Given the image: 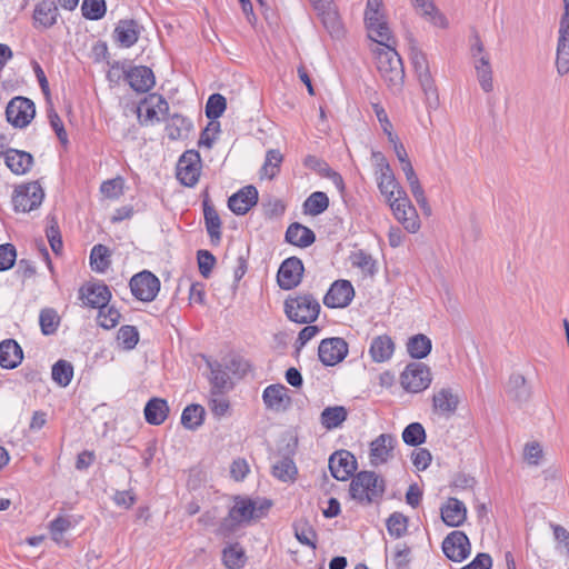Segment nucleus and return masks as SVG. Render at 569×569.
Instances as JSON below:
<instances>
[{"instance_id":"nucleus-41","label":"nucleus","mask_w":569,"mask_h":569,"mask_svg":"<svg viewBox=\"0 0 569 569\" xmlns=\"http://www.w3.org/2000/svg\"><path fill=\"white\" fill-rule=\"evenodd\" d=\"M432 348L431 340L423 333L410 337L407 341V351L413 359L426 358Z\"/></svg>"},{"instance_id":"nucleus-15","label":"nucleus","mask_w":569,"mask_h":569,"mask_svg":"<svg viewBox=\"0 0 569 569\" xmlns=\"http://www.w3.org/2000/svg\"><path fill=\"white\" fill-rule=\"evenodd\" d=\"M348 355V345L342 338L323 339L318 348V356L325 366H335Z\"/></svg>"},{"instance_id":"nucleus-6","label":"nucleus","mask_w":569,"mask_h":569,"mask_svg":"<svg viewBox=\"0 0 569 569\" xmlns=\"http://www.w3.org/2000/svg\"><path fill=\"white\" fill-rule=\"evenodd\" d=\"M430 368L422 362H411L400 375V383L408 392H421L431 383Z\"/></svg>"},{"instance_id":"nucleus-18","label":"nucleus","mask_w":569,"mask_h":569,"mask_svg":"<svg viewBox=\"0 0 569 569\" xmlns=\"http://www.w3.org/2000/svg\"><path fill=\"white\" fill-rule=\"evenodd\" d=\"M365 21L368 30L369 38L377 42H388L390 43L391 38H393L391 30L388 26L386 17L381 11L373 12H365Z\"/></svg>"},{"instance_id":"nucleus-59","label":"nucleus","mask_w":569,"mask_h":569,"mask_svg":"<svg viewBox=\"0 0 569 569\" xmlns=\"http://www.w3.org/2000/svg\"><path fill=\"white\" fill-rule=\"evenodd\" d=\"M82 14L90 20L101 19L106 13L104 0H83Z\"/></svg>"},{"instance_id":"nucleus-11","label":"nucleus","mask_w":569,"mask_h":569,"mask_svg":"<svg viewBox=\"0 0 569 569\" xmlns=\"http://www.w3.org/2000/svg\"><path fill=\"white\" fill-rule=\"evenodd\" d=\"M395 218L410 232L416 233L420 229V220L416 208L408 196H402L388 203Z\"/></svg>"},{"instance_id":"nucleus-53","label":"nucleus","mask_w":569,"mask_h":569,"mask_svg":"<svg viewBox=\"0 0 569 569\" xmlns=\"http://www.w3.org/2000/svg\"><path fill=\"white\" fill-rule=\"evenodd\" d=\"M227 108V100L220 93H213L209 97L206 104V116L208 119L216 120L222 116Z\"/></svg>"},{"instance_id":"nucleus-17","label":"nucleus","mask_w":569,"mask_h":569,"mask_svg":"<svg viewBox=\"0 0 569 569\" xmlns=\"http://www.w3.org/2000/svg\"><path fill=\"white\" fill-rule=\"evenodd\" d=\"M355 297V290L350 281L337 280L323 297V303L328 308H345Z\"/></svg>"},{"instance_id":"nucleus-35","label":"nucleus","mask_w":569,"mask_h":569,"mask_svg":"<svg viewBox=\"0 0 569 569\" xmlns=\"http://www.w3.org/2000/svg\"><path fill=\"white\" fill-rule=\"evenodd\" d=\"M435 411L442 415H452L458 407L459 398L451 389L442 388L432 398Z\"/></svg>"},{"instance_id":"nucleus-24","label":"nucleus","mask_w":569,"mask_h":569,"mask_svg":"<svg viewBox=\"0 0 569 569\" xmlns=\"http://www.w3.org/2000/svg\"><path fill=\"white\" fill-rule=\"evenodd\" d=\"M440 515L448 527H460L467 519V508L462 501L450 497L440 508Z\"/></svg>"},{"instance_id":"nucleus-10","label":"nucleus","mask_w":569,"mask_h":569,"mask_svg":"<svg viewBox=\"0 0 569 569\" xmlns=\"http://www.w3.org/2000/svg\"><path fill=\"white\" fill-rule=\"evenodd\" d=\"M34 103L24 97H16L10 100L6 109L8 122L16 128H24L34 118Z\"/></svg>"},{"instance_id":"nucleus-32","label":"nucleus","mask_w":569,"mask_h":569,"mask_svg":"<svg viewBox=\"0 0 569 569\" xmlns=\"http://www.w3.org/2000/svg\"><path fill=\"white\" fill-rule=\"evenodd\" d=\"M140 30L134 20H121L114 29L116 41L123 48L132 47L139 39Z\"/></svg>"},{"instance_id":"nucleus-43","label":"nucleus","mask_w":569,"mask_h":569,"mask_svg":"<svg viewBox=\"0 0 569 569\" xmlns=\"http://www.w3.org/2000/svg\"><path fill=\"white\" fill-rule=\"evenodd\" d=\"M204 413L206 411L202 406L196 403L189 405L182 411L181 423L189 430H196L203 423Z\"/></svg>"},{"instance_id":"nucleus-21","label":"nucleus","mask_w":569,"mask_h":569,"mask_svg":"<svg viewBox=\"0 0 569 569\" xmlns=\"http://www.w3.org/2000/svg\"><path fill=\"white\" fill-rule=\"evenodd\" d=\"M129 86L140 93L148 92L156 84L152 70L146 66H136L124 72Z\"/></svg>"},{"instance_id":"nucleus-57","label":"nucleus","mask_w":569,"mask_h":569,"mask_svg":"<svg viewBox=\"0 0 569 569\" xmlns=\"http://www.w3.org/2000/svg\"><path fill=\"white\" fill-rule=\"evenodd\" d=\"M117 339L126 350H131L139 341V332L134 326H122L118 330Z\"/></svg>"},{"instance_id":"nucleus-34","label":"nucleus","mask_w":569,"mask_h":569,"mask_svg":"<svg viewBox=\"0 0 569 569\" xmlns=\"http://www.w3.org/2000/svg\"><path fill=\"white\" fill-rule=\"evenodd\" d=\"M506 391L512 400L519 403L527 402L531 397V388L521 373H512L509 377Z\"/></svg>"},{"instance_id":"nucleus-48","label":"nucleus","mask_w":569,"mask_h":569,"mask_svg":"<svg viewBox=\"0 0 569 569\" xmlns=\"http://www.w3.org/2000/svg\"><path fill=\"white\" fill-rule=\"evenodd\" d=\"M110 250L103 244H96L90 252V264L98 272L106 271L110 266Z\"/></svg>"},{"instance_id":"nucleus-16","label":"nucleus","mask_w":569,"mask_h":569,"mask_svg":"<svg viewBox=\"0 0 569 569\" xmlns=\"http://www.w3.org/2000/svg\"><path fill=\"white\" fill-rule=\"evenodd\" d=\"M332 477L339 481L347 480L357 469V460L348 450H338L329 458Z\"/></svg>"},{"instance_id":"nucleus-25","label":"nucleus","mask_w":569,"mask_h":569,"mask_svg":"<svg viewBox=\"0 0 569 569\" xmlns=\"http://www.w3.org/2000/svg\"><path fill=\"white\" fill-rule=\"evenodd\" d=\"M376 176L379 191L386 198L388 203L407 194L397 181L391 169H387V167H385V171Z\"/></svg>"},{"instance_id":"nucleus-30","label":"nucleus","mask_w":569,"mask_h":569,"mask_svg":"<svg viewBox=\"0 0 569 569\" xmlns=\"http://www.w3.org/2000/svg\"><path fill=\"white\" fill-rule=\"evenodd\" d=\"M7 167L16 174H24L33 163V157L27 151L9 149L4 153Z\"/></svg>"},{"instance_id":"nucleus-58","label":"nucleus","mask_w":569,"mask_h":569,"mask_svg":"<svg viewBox=\"0 0 569 569\" xmlns=\"http://www.w3.org/2000/svg\"><path fill=\"white\" fill-rule=\"evenodd\" d=\"M352 266L361 269L363 272L368 274H373L376 272V261L371 257V254L367 253L363 250H358L351 254Z\"/></svg>"},{"instance_id":"nucleus-39","label":"nucleus","mask_w":569,"mask_h":569,"mask_svg":"<svg viewBox=\"0 0 569 569\" xmlns=\"http://www.w3.org/2000/svg\"><path fill=\"white\" fill-rule=\"evenodd\" d=\"M210 368V393L217 395V393H224L226 390L231 388V382L229 375L222 369L221 365L218 362L211 363L209 362Z\"/></svg>"},{"instance_id":"nucleus-7","label":"nucleus","mask_w":569,"mask_h":569,"mask_svg":"<svg viewBox=\"0 0 569 569\" xmlns=\"http://www.w3.org/2000/svg\"><path fill=\"white\" fill-rule=\"evenodd\" d=\"M270 507L271 502L266 499L258 505V501L250 498L237 497L233 507L229 511V519L234 523L250 521L260 518Z\"/></svg>"},{"instance_id":"nucleus-42","label":"nucleus","mask_w":569,"mask_h":569,"mask_svg":"<svg viewBox=\"0 0 569 569\" xmlns=\"http://www.w3.org/2000/svg\"><path fill=\"white\" fill-rule=\"evenodd\" d=\"M246 561V552L239 543L229 545L222 550V562L228 569H241Z\"/></svg>"},{"instance_id":"nucleus-52","label":"nucleus","mask_w":569,"mask_h":569,"mask_svg":"<svg viewBox=\"0 0 569 569\" xmlns=\"http://www.w3.org/2000/svg\"><path fill=\"white\" fill-rule=\"evenodd\" d=\"M387 529L390 536L401 538L408 530V518L400 512H393L387 519Z\"/></svg>"},{"instance_id":"nucleus-63","label":"nucleus","mask_w":569,"mask_h":569,"mask_svg":"<svg viewBox=\"0 0 569 569\" xmlns=\"http://www.w3.org/2000/svg\"><path fill=\"white\" fill-rule=\"evenodd\" d=\"M17 251L13 244H0V271L9 270L16 262Z\"/></svg>"},{"instance_id":"nucleus-49","label":"nucleus","mask_w":569,"mask_h":569,"mask_svg":"<svg viewBox=\"0 0 569 569\" xmlns=\"http://www.w3.org/2000/svg\"><path fill=\"white\" fill-rule=\"evenodd\" d=\"M51 376L59 386L67 387L73 377V367L67 360H58L52 366Z\"/></svg>"},{"instance_id":"nucleus-55","label":"nucleus","mask_w":569,"mask_h":569,"mask_svg":"<svg viewBox=\"0 0 569 569\" xmlns=\"http://www.w3.org/2000/svg\"><path fill=\"white\" fill-rule=\"evenodd\" d=\"M281 162L282 154L278 150L271 149L267 151L266 160L262 166L263 176L268 177L269 179L274 178L279 172Z\"/></svg>"},{"instance_id":"nucleus-31","label":"nucleus","mask_w":569,"mask_h":569,"mask_svg":"<svg viewBox=\"0 0 569 569\" xmlns=\"http://www.w3.org/2000/svg\"><path fill=\"white\" fill-rule=\"evenodd\" d=\"M286 240L293 246L307 248L315 242L316 236L310 228L299 222H293L286 231Z\"/></svg>"},{"instance_id":"nucleus-47","label":"nucleus","mask_w":569,"mask_h":569,"mask_svg":"<svg viewBox=\"0 0 569 569\" xmlns=\"http://www.w3.org/2000/svg\"><path fill=\"white\" fill-rule=\"evenodd\" d=\"M556 68L559 76H563L569 72V38L558 37Z\"/></svg>"},{"instance_id":"nucleus-46","label":"nucleus","mask_w":569,"mask_h":569,"mask_svg":"<svg viewBox=\"0 0 569 569\" xmlns=\"http://www.w3.org/2000/svg\"><path fill=\"white\" fill-rule=\"evenodd\" d=\"M108 126L118 138H134L136 126L131 123L128 114L126 113H123L119 119H111L108 122Z\"/></svg>"},{"instance_id":"nucleus-50","label":"nucleus","mask_w":569,"mask_h":569,"mask_svg":"<svg viewBox=\"0 0 569 569\" xmlns=\"http://www.w3.org/2000/svg\"><path fill=\"white\" fill-rule=\"evenodd\" d=\"M39 323L41 332L44 336H50L57 331L60 323V318L54 309L46 308L40 312Z\"/></svg>"},{"instance_id":"nucleus-20","label":"nucleus","mask_w":569,"mask_h":569,"mask_svg":"<svg viewBox=\"0 0 569 569\" xmlns=\"http://www.w3.org/2000/svg\"><path fill=\"white\" fill-rule=\"evenodd\" d=\"M396 442V437L390 433H382L378 436L370 443V463L372 466H379L388 462L393 457Z\"/></svg>"},{"instance_id":"nucleus-9","label":"nucleus","mask_w":569,"mask_h":569,"mask_svg":"<svg viewBox=\"0 0 569 569\" xmlns=\"http://www.w3.org/2000/svg\"><path fill=\"white\" fill-rule=\"evenodd\" d=\"M129 284L132 295L143 302L153 301L160 290V280L148 270L134 274Z\"/></svg>"},{"instance_id":"nucleus-51","label":"nucleus","mask_w":569,"mask_h":569,"mask_svg":"<svg viewBox=\"0 0 569 569\" xmlns=\"http://www.w3.org/2000/svg\"><path fill=\"white\" fill-rule=\"evenodd\" d=\"M402 440L406 445L417 447L426 441V431L421 423L412 422L402 431Z\"/></svg>"},{"instance_id":"nucleus-23","label":"nucleus","mask_w":569,"mask_h":569,"mask_svg":"<svg viewBox=\"0 0 569 569\" xmlns=\"http://www.w3.org/2000/svg\"><path fill=\"white\" fill-rule=\"evenodd\" d=\"M258 201V191L253 186H247L232 194L228 200L229 209L238 214H246Z\"/></svg>"},{"instance_id":"nucleus-40","label":"nucleus","mask_w":569,"mask_h":569,"mask_svg":"<svg viewBox=\"0 0 569 569\" xmlns=\"http://www.w3.org/2000/svg\"><path fill=\"white\" fill-rule=\"evenodd\" d=\"M473 66L477 72V78L481 89L485 92H491L493 90L492 81V69L489 61L488 54H482L479 59L473 61Z\"/></svg>"},{"instance_id":"nucleus-3","label":"nucleus","mask_w":569,"mask_h":569,"mask_svg":"<svg viewBox=\"0 0 569 569\" xmlns=\"http://www.w3.org/2000/svg\"><path fill=\"white\" fill-rule=\"evenodd\" d=\"M410 57L416 77L426 97L427 108L437 109L439 107L438 89L426 54L417 48H412Z\"/></svg>"},{"instance_id":"nucleus-60","label":"nucleus","mask_w":569,"mask_h":569,"mask_svg":"<svg viewBox=\"0 0 569 569\" xmlns=\"http://www.w3.org/2000/svg\"><path fill=\"white\" fill-rule=\"evenodd\" d=\"M71 528V520L68 517L59 516L50 522V535L56 542L63 540V535Z\"/></svg>"},{"instance_id":"nucleus-64","label":"nucleus","mask_w":569,"mask_h":569,"mask_svg":"<svg viewBox=\"0 0 569 569\" xmlns=\"http://www.w3.org/2000/svg\"><path fill=\"white\" fill-rule=\"evenodd\" d=\"M216 258L207 250L198 251V266L202 277L208 278L214 267Z\"/></svg>"},{"instance_id":"nucleus-8","label":"nucleus","mask_w":569,"mask_h":569,"mask_svg":"<svg viewBox=\"0 0 569 569\" xmlns=\"http://www.w3.org/2000/svg\"><path fill=\"white\" fill-rule=\"evenodd\" d=\"M44 198L41 186L34 181L18 187L12 197V203L16 211L29 212L38 208Z\"/></svg>"},{"instance_id":"nucleus-4","label":"nucleus","mask_w":569,"mask_h":569,"mask_svg":"<svg viewBox=\"0 0 569 569\" xmlns=\"http://www.w3.org/2000/svg\"><path fill=\"white\" fill-rule=\"evenodd\" d=\"M284 312L289 320L297 323H311L320 312L319 301L310 293L289 297L284 301Z\"/></svg>"},{"instance_id":"nucleus-2","label":"nucleus","mask_w":569,"mask_h":569,"mask_svg":"<svg viewBox=\"0 0 569 569\" xmlns=\"http://www.w3.org/2000/svg\"><path fill=\"white\" fill-rule=\"evenodd\" d=\"M385 480L373 471H360L351 480L350 495L360 503L370 505L382 498Z\"/></svg>"},{"instance_id":"nucleus-27","label":"nucleus","mask_w":569,"mask_h":569,"mask_svg":"<svg viewBox=\"0 0 569 569\" xmlns=\"http://www.w3.org/2000/svg\"><path fill=\"white\" fill-rule=\"evenodd\" d=\"M395 352V342L388 335H380L371 340L369 355L373 362L388 361Z\"/></svg>"},{"instance_id":"nucleus-38","label":"nucleus","mask_w":569,"mask_h":569,"mask_svg":"<svg viewBox=\"0 0 569 569\" xmlns=\"http://www.w3.org/2000/svg\"><path fill=\"white\" fill-rule=\"evenodd\" d=\"M348 417V411L343 406L327 407L320 415V423L327 430H332L342 425Z\"/></svg>"},{"instance_id":"nucleus-33","label":"nucleus","mask_w":569,"mask_h":569,"mask_svg":"<svg viewBox=\"0 0 569 569\" xmlns=\"http://www.w3.org/2000/svg\"><path fill=\"white\" fill-rule=\"evenodd\" d=\"M262 399L268 409L280 411L286 408L290 401L287 395V388L283 385H270L262 393Z\"/></svg>"},{"instance_id":"nucleus-22","label":"nucleus","mask_w":569,"mask_h":569,"mask_svg":"<svg viewBox=\"0 0 569 569\" xmlns=\"http://www.w3.org/2000/svg\"><path fill=\"white\" fill-rule=\"evenodd\" d=\"M80 299L91 308H106L111 298L109 288L103 283H93L82 287L79 291Z\"/></svg>"},{"instance_id":"nucleus-26","label":"nucleus","mask_w":569,"mask_h":569,"mask_svg":"<svg viewBox=\"0 0 569 569\" xmlns=\"http://www.w3.org/2000/svg\"><path fill=\"white\" fill-rule=\"evenodd\" d=\"M59 16L58 7L53 0L40 1L33 10V20L36 28H51Z\"/></svg>"},{"instance_id":"nucleus-54","label":"nucleus","mask_w":569,"mask_h":569,"mask_svg":"<svg viewBox=\"0 0 569 569\" xmlns=\"http://www.w3.org/2000/svg\"><path fill=\"white\" fill-rule=\"evenodd\" d=\"M295 536L299 542L305 546L316 548V531L307 521H300L295 525Z\"/></svg>"},{"instance_id":"nucleus-28","label":"nucleus","mask_w":569,"mask_h":569,"mask_svg":"<svg viewBox=\"0 0 569 569\" xmlns=\"http://www.w3.org/2000/svg\"><path fill=\"white\" fill-rule=\"evenodd\" d=\"M23 358V352L13 339L3 340L0 343V366L6 369L18 367Z\"/></svg>"},{"instance_id":"nucleus-29","label":"nucleus","mask_w":569,"mask_h":569,"mask_svg":"<svg viewBox=\"0 0 569 569\" xmlns=\"http://www.w3.org/2000/svg\"><path fill=\"white\" fill-rule=\"evenodd\" d=\"M203 216L210 240L213 244H218L221 240V220L208 197L203 199Z\"/></svg>"},{"instance_id":"nucleus-5","label":"nucleus","mask_w":569,"mask_h":569,"mask_svg":"<svg viewBox=\"0 0 569 569\" xmlns=\"http://www.w3.org/2000/svg\"><path fill=\"white\" fill-rule=\"evenodd\" d=\"M169 111L167 100L158 93H151L138 104L136 112L142 126L159 123Z\"/></svg>"},{"instance_id":"nucleus-61","label":"nucleus","mask_w":569,"mask_h":569,"mask_svg":"<svg viewBox=\"0 0 569 569\" xmlns=\"http://www.w3.org/2000/svg\"><path fill=\"white\" fill-rule=\"evenodd\" d=\"M120 317V312L113 307L108 309L101 308L99 310L98 321L102 328L111 329L118 325Z\"/></svg>"},{"instance_id":"nucleus-37","label":"nucleus","mask_w":569,"mask_h":569,"mask_svg":"<svg viewBox=\"0 0 569 569\" xmlns=\"http://www.w3.org/2000/svg\"><path fill=\"white\" fill-rule=\"evenodd\" d=\"M169 407L164 399L152 398L144 407V418L153 426L161 425L168 417Z\"/></svg>"},{"instance_id":"nucleus-13","label":"nucleus","mask_w":569,"mask_h":569,"mask_svg":"<svg viewBox=\"0 0 569 569\" xmlns=\"http://www.w3.org/2000/svg\"><path fill=\"white\" fill-rule=\"evenodd\" d=\"M442 551L448 559L461 562L471 552L469 538L463 531H451L442 541Z\"/></svg>"},{"instance_id":"nucleus-36","label":"nucleus","mask_w":569,"mask_h":569,"mask_svg":"<svg viewBox=\"0 0 569 569\" xmlns=\"http://www.w3.org/2000/svg\"><path fill=\"white\" fill-rule=\"evenodd\" d=\"M412 4L418 14L431 22L436 27L446 28L447 20L436 8L432 0H412Z\"/></svg>"},{"instance_id":"nucleus-44","label":"nucleus","mask_w":569,"mask_h":569,"mask_svg":"<svg viewBox=\"0 0 569 569\" xmlns=\"http://www.w3.org/2000/svg\"><path fill=\"white\" fill-rule=\"evenodd\" d=\"M329 207V198L322 191L312 192L303 202V212L310 216H318Z\"/></svg>"},{"instance_id":"nucleus-56","label":"nucleus","mask_w":569,"mask_h":569,"mask_svg":"<svg viewBox=\"0 0 569 569\" xmlns=\"http://www.w3.org/2000/svg\"><path fill=\"white\" fill-rule=\"evenodd\" d=\"M296 473H297L296 465L289 458L281 459L272 467V475L282 481L292 480L295 478Z\"/></svg>"},{"instance_id":"nucleus-62","label":"nucleus","mask_w":569,"mask_h":569,"mask_svg":"<svg viewBox=\"0 0 569 569\" xmlns=\"http://www.w3.org/2000/svg\"><path fill=\"white\" fill-rule=\"evenodd\" d=\"M209 408L214 417L221 418L229 411L230 403L223 393H210Z\"/></svg>"},{"instance_id":"nucleus-19","label":"nucleus","mask_w":569,"mask_h":569,"mask_svg":"<svg viewBox=\"0 0 569 569\" xmlns=\"http://www.w3.org/2000/svg\"><path fill=\"white\" fill-rule=\"evenodd\" d=\"M312 8L317 11L323 27L330 34H340L342 27L338 11L333 6V0H309Z\"/></svg>"},{"instance_id":"nucleus-14","label":"nucleus","mask_w":569,"mask_h":569,"mask_svg":"<svg viewBox=\"0 0 569 569\" xmlns=\"http://www.w3.org/2000/svg\"><path fill=\"white\" fill-rule=\"evenodd\" d=\"M302 274V261L297 257H290L281 263L278 270L277 281L281 289L290 290L301 282Z\"/></svg>"},{"instance_id":"nucleus-45","label":"nucleus","mask_w":569,"mask_h":569,"mask_svg":"<svg viewBox=\"0 0 569 569\" xmlns=\"http://www.w3.org/2000/svg\"><path fill=\"white\" fill-rule=\"evenodd\" d=\"M191 127L192 124L187 118L180 114H173L166 126V131L171 140H177L186 136Z\"/></svg>"},{"instance_id":"nucleus-1","label":"nucleus","mask_w":569,"mask_h":569,"mask_svg":"<svg viewBox=\"0 0 569 569\" xmlns=\"http://www.w3.org/2000/svg\"><path fill=\"white\" fill-rule=\"evenodd\" d=\"M378 47L373 50L376 54L377 69L387 83V86L393 91L398 92L401 90L405 80V70L400 56L395 49L396 40L391 38L390 43L377 42Z\"/></svg>"},{"instance_id":"nucleus-12","label":"nucleus","mask_w":569,"mask_h":569,"mask_svg":"<svg viewBox=\"0 0 569 569\" xmlns=\"http://www.w3.org/2000/svg\"><path fill=\"white\" fill-rule=\"evenodd\" d=\"M201 160L196 150L183 152L177 164V178L186 187H193L200 177Z\"/></svg>"}]
</instances>
